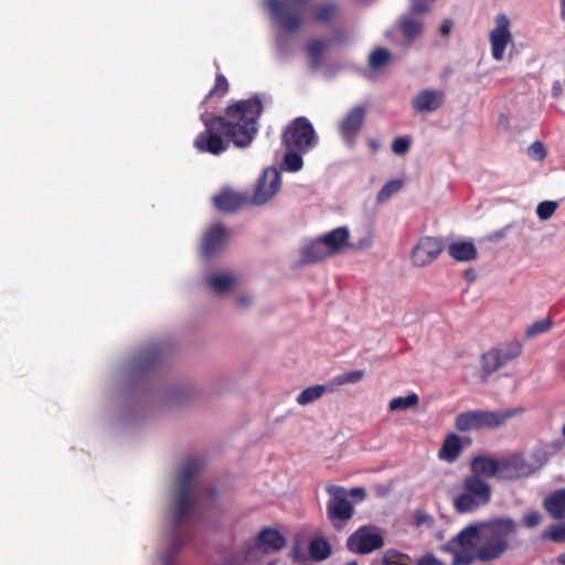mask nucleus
I'll list each match as a JSON object with an SVG mask.
<instances>
[{
  "label": "nucleus",
  "mask_w": 565,
  "mask_h": 565,
  "mask_svg": "<svg viewBox=\"0 0 565 565\" xmlns=\"http://www.w3.org/2000/svg\"><path fill=\"white\" fill-rule=\"evenodd\" d=\"M262 110L260 100L252 98L228 106L225 118H207L202 114L205 130L195 138V148L201 152L222 153L226 149L222 134H225L236 147L248 146L257 132V120Z\"/></svg>",
  "instance_id": "nucleus-1"
},
{
  "label": "nucleus",
  "mask_w": 565,
  "mask_h": 565,
  "mask_svg": "<svg viewBox=\"0 0 565 565\" xmlns=\"http://www.w3.org/2000/svg\"><path fill=\"white\" fill-rule=\"evenodd\" d=\"M203 468V462L198 458L186 460L179 472L177 480V501L173 514L174 539L171 550L161 556L164 565H173L174 555L185 544L182 537L183 523L191 516L193 508V498L191 481Z\"/></svg>",
  "instance_id": "nucleus-2"
},
{
  "label": "nucleus",
  "mask_w": 565,
  "mask_h": 565,
  "mask_svg": "<svg viewBox=\"0 0 565 565\" xmlns=\"http://www.w3.org/2000/svg\"><path fill=\"white\" fill-rule=\"evenodd\" d=\"M491 498L492 487L489 482L477 476H465L461 481V491L454 497L452 505L459 514L472 513L488 505Z\"/></svg>",
  "instance_id": "nucleus-3"
},
{
  "label": "nucleus",
  "mask_w": 565,
  "mask_h": 565,
  "mask_svg": "<svg viewBox=\"0 0 565 565\" xmlns=\"http://www.w3.org/2000/svg\"><path fill=\"white\" fill-rule=\"evenodd\" d=\"M521 412L522 409L516 408L503 412L469 411L460 413L456 417L455 426L460 431L479 430L483 428L492 429L503 425L508 419Z\"/></svg>",
  "instance_id": "nucleus-4"
},
{
  "label": "nucleus",
  "mask_w": 565,
  "mask_h": 565,
  "mask_svg": "<svg viewBox=\"0 0 565 565\" xmlns=\"http://www.w3.org/2000/svg\"><path fill=\"white\" fill-rule=\"evenodd\" d=\"M521 353L522 344L516 340L491 348L480 359L482 376H490L499 369L518 359Z\"/></svg>",
  "instance_id": "nucleus-5"
},
{
  "label": "nucleus",
  "mask_w": 565,
  "mask_h": 565,
  "mask_svg": "<svg viewBox=\"0 0 565 565\" xmlns=\"http://www.w3.org/2000/svg\"><path fill=\"white\" fill-rule=\"evenodd\" d=\"M282 140L287 149L307 152L316 146L318 138L310 121L299 117L286 128Z\"/></svg>",
  "instance_id": "nucleus-6"
},
{
  "label": "nucleus",
  "mask_w": 565,
  "mask_h": 565,
  "mask_svg": "<svg viewBox=\"0 0 565 565\" xmlns=\"http://www.w3.org/2000/svg\"><path fill=\"white\" fill-rule=\"evenodd\" d=\"M302 4L303 0H267L270 13L286 32H295L299 28L300 20L295 14L301 11Z\"/></svg>",
  "instance_id": "nucleus-7"
},
{
  "label": "nucleus",
  "mask_w": 565,
  "mask_h": 565,
  "mask_svg": "<svg viewBox=\"0 0 565 565\" xmlns=\"http://www.w3.org/2000/svg\"><path fill=\"white\" fill-rule=\"evenodd\" d=\"M161 356L162 349L157 344L142 349L122 365V376L131 380L139 379L151 365L159 361Z\"/></svg>",
  "instance_id": "nucleus-8"
},
{
  "label": "nucleus",
  "mask_w": 565,
  "mask_h": 565,
  "mask_svg": "<svg viewBox=\"0 0 565 565\" xmlns=\"http://www.w3.org/2000/svg\"><path fill=\"white\" fill-rule=\"evenodd\" d=\"M330 500L327 503V514L334 524L335 521H348L353 515V505L348 500V491L340 486L329 484L326 488Z\"/></svg>",
  "instance_id": "nucleus-9"
},
{
  "label": "nucleus",
  "mask_w": 565,
  "mask_h": 565,
  "mask_svg": "<svg viewBox=\"0 0 565 565\" xmlns=\"http://www.w3.org/2000/svg\"><path fill=\"white\" fill-rule=\"evenodd\" d=\"M280 173L276 168L269 167L263 171L257 180L254 192L249 199L254 205H263L270 201L280 190Z\"/></svg>",
  "instance_id": "nucleus-10"
},
{
  "label": "nucleus",
  "mask_w": 565,
  "mask_h": 565,
  "mask_svg": "<svg viewBox=\"0 0 565 565\" xmlns=\"http://www.w3.org/2000/svg\"><path fill=\"white\" fill-rule=\"evenodd\" d=\"M511 21L505 13H499L494 18V26L490 31L491 55L495 61H501L508 45L512 42Z\"/></svg>",
  "instance_id": "nucleus-11"
},
{
  "label": "nucleus",
  "mask_w": 565,
  "mask_h": 565,
  "mask_svg": "<svg viewBox=\"0 0 565 565\" xmlns=\"http://www.w3.org/2000/svg\"><path fill=\"white\" fill-rule=\"evenodd\" d=\"M444 249V244L439 238L425 236L422 237L413 247L411 258L413 265L424 267L434 262Z\"/></svg>",
  "instance_id": "nucleus-12"
},
{
  "label": "nucleus",
  "mask_w": 565,
  "mask_h": 565,
  "mask_svg": "<svg viewBox=\"0 0 565 565\" xmlns=\"http://www.w3.org/2000/svg\"><path fill=\"white\" fill-rule=\"evenodd\" d=\"M445 102V93L439 89L425 88L416 93L411 102L416 114L426 115L437 111Z\"/></svg>",
  "instance_id": "nucleus-13"
},
{
  "label": "nucleus",
  "mask_w": 565,
  "mask_h": 565,
  "mask_svg": "<svg viewBox=\"0 0 565 565\" xmlns=\"http://www.w3.org/2000/svg\"><path fill=\"white\" fill-rule=\"evenodd\" d=\"M384 540L381 534L363 529L358 530L349 536L347 546L351 552L369 554L383 546Z\"/></svg>",
  "instance_id": "nucleus-14"
},
{
  "label": "nucleus",
  "mask_w": 565,
  "mask_h": 565,
  "mask_svg": "<svg viewBox=\"0 0 565 565\" xmlns=\"http://www.w3.org/2000/svg\"><path fill=\"white\" fill-rule=\"evenodd\" d=\"M365 118V108L355 106L351 108L339 124L340 134L347 145L353 146L354 138L361 130Z\"/></svg>",
  "instance_id": "nucleus-15"
},
{
  "label": "nucleus",
  "mask_w": 565,
  "mask_h": 565,
  "mask_svg": "<svg viewBox=\"0 0 565 565\" xmlns=\"http://www.w3.org/2000/svg\"><path fill=\"white\" fill-rule=\"evenodd\" d=\"M531 469L525 459L521 456H512L509 458L500 459L499 461V476L501 480H515L530 475Z\"/></svg>",
  "instance_id": "nucleus-16"
},
{
  "label": "nucleus",
  "mask_w": 565,
  "mask_h": 565,
  "mask_svg": "<svg viewBox=\"0 0 565 565\" xmlns=\"http://www.w3.org/2000/svg\"><path fill=\"white\" fill-rule=\"evenodd\" d=\"M228 241L226 228L220 224L211 225L204 234L202 242V253L204 256H211L225 246Z\"/></svg>",
  "instance_id": "nucleus-17"
},
{
  "label": "nucleus",
  "mask_w": 565,
  "mask_h": 565,
  "mask_svg": "<svg viewBox=\"0 0 565 565\" xmlns=\"http://www.w3.org/2000/svg\"><path fill=\"white\" fill-rule=\"evenodd\" d=\"M499 459L488 456H477L470 462L471 473L469 476H477V478H498L499 476Z\"/></svg>",
  "instance_id": "nucleus-18"
},
{
  "label": "nucleus",
  "mask_w": 565,
  "mask_h": 565,
  "mask_svg": "<svg viewBox=\"0 0 565 565\" xmlns=\"http://www.w3.org/2000/svg\"><path fill=\"white\" fill-rule=\"evenodd\" d=\"M213 201L220 211L233 212L242 207L248 201V198L239 192L225 189L215 195Z\"/></svg>",
  "instance_id": "nucleus-19"
},
{
  "label": "nucleus",
  "mask_w": 565,
  "mask_h": 565,
  "mask_svg": "<svg viewBox=\"0 0 565 565\" xmlns=\"http://www.w3.org/2000/svg\"><path fill=\"white\" fill-rule=\"evenodd\" d=\"M256 545L262 547L264 552H279L286 545L285 537L279 531L270 527L263 529L256 539Z\"/></svg>",
  "instance_id": "nucleus-20"
},
{
  "label": "nucleus",
  "mask_w": 565,
  "mask_h": 565,
  "mask_svg": "<svg viewBox=\"0 0 565 565\" xmlns=\"http://www.w3.org/2000/svg\"><path fill=\"white\" fill-rule=\"evenodd\" d=\"M543 509L554 520H565V488L554 490L542 502Z\"/></svg>",
  "instance_id": "nucleus-21"
},
{
  "label": "nucleus",
  "mask_w": 565,
  "mask_h": 565,
  "mask_svg": "<svg viewBox=\"0 0 565 565\" xmlns=\"http://www.w3.org/2000/svg\"><path fill=\"white\" fill-rule=\"evenodd\" d=\"M321 238L331 255H335L349 245L350 231L347 226H340L326 233Z\"/></svg>",
  "instance_id": "nucleus-22"
},
{
  "label": "nucleus",
  "mask_w": 565,
  "mask_h": 565,
  "mask_svg": "<svg viewBox=\"0 0 565 565\" xmlns=\"http://www.w3.org/2000/svg\"><path fill=\"white\" fill-rule=\"evenodd\" d=\"M509 548V542L489 539L477 548L476 556L480 562H492L500 558Z\"/></svg>",
  "instance_id": "nucleus-23"
},
{
  "label": "nucleus",
  "mask_w": 565,
  "mask_h": 565,
  "mask_svg": "<svg viewBox=\"0 0 565 565\" xmlns=\"http://www.w3.org/2000/svg\"><path fill=\"white\" fill-rule=\"evenodd\" d=\"M238 282V277L233 271H220L212 274L207 284L218 295H224L233 289Z\"/></svg>",
  "instance_id": "nucleus-24"
},
{
  "label": "nucleus",
  "mask_w": 565,
  "mask_h": 565,
  "mask_svg": "<svg viewBox=\"0 0 565 565\" xmlns=\"http://www.w3.org/2000/svg\"><path fill=\"white\" fill-rule=\"evenodd\" d=\"M448 254L457 262H470L477 258L478 250L471 241H455L448 245Z\"/></svg>",
  "instance_id": "nucleus-25"
},
{
  "label": "nucleus",
  "mask_w": 565,
  "mask_h": 565,
  "mask_svg": "<svg viewBox=\"0 0 565 565\" xmlns=\"http://www.w3.org/2000/svg\"><path fill=\"white\" fill-rule=\"evenodd\" d=\"M399 29L404 38L414 41L423 34L424 21L412 13H406L399 19Z\"/></svg>",
  "instance_id": "nucleus-26"
},
{
  "label": "nucleus",
  "mask_w": 565,
  "mask_h": 565,
  "mask_svg": "<svg viewBox=\"0 0 565 565\" xmlns=\"http://www.w3.org/2000/svg\"><path fill=\"white\" fill-rule=\"evenodd\" d=\"M515 522L510 518L497 519L489 523L490 537L495 541L509 542V536L514 533Z\"/></svg>",
  "instance_id": "nucleus-27"
},
{
  "label": "nucleus",
  "mask_w": 565,
  "mask_h": 565,
  "mask_svg": "<svg viewBox=\"0 0 565 565\" xmlns=\"http://www.w3.org/2000/svg\"><path fill=\"white\" fill-rule=\"evenodd\" d=\"M461 451H462L461 438L456 434H449L445 438V440L438 451V457L448 462H454L458 459Z\"/></svg>",
  "instance_id": "nucleus-28"
},
{
  "label": "nucleus",
  "mask_w": 565,
  "mask_h": 565,
  "mask_svg": "<svg viewBox=\"0 0 565 565\" xmlns=\"http://www.w3.org/2000/svg\"><path fill=\"white\" fill-rule=\"evenodd\" d=\"M301 256L305 263H315L332 255L320 236L302 249Z\"/></svg>",
  "instance_id": "nucleus-29"
},
{
  "label": "nucleus",
  "mask_w": 565,
  "mask_h": 565,
  "mask_svg": "<svg viewBox=\"0 0 565 565\" xmlns=\"http://www.w3.org/2000/svg\"><path fill=\"white\" fill-rule=\"evenodd\" d=\"M479 535V527L470 524L463 527L451 541L450 544H456L461 548H471Z\"/></svg>",
  "instance_id": "nucleus-30"
},
{
  "label": "nucleus",
  "mask_w": 565,
  "mask_h": 565,
  "mask_svg": "<svg viewBox=\"0 0 565 565\" xmlns=\"http://www.w3.org/2000/svg\"><path fill=\"white\" fill-rule=\"evenodd\" d=\"M364 377H365V371L352 370V371L343 372V373L335 375L331 381V385H333V386H355V385H360Z\"/></svg>",
  "instance_id": "nucleus-31"
},
{
  "label": "nucleus",
  "mask_w": 565,
  "mask_h": 565,
  "mask_svg": "<svg viewBox=\"0 0 565 565\" xmlns=\"http://www.w3.org/2000/svg\"><path fill=\"white\" fill-rule=\"evenodd\" d=\"M309 554L313 561H324L331 554V545L326 539L316 537L309 544Z\"/></svg>",
  "instance_id": "nucleus-32"
},
{
  "label": "nucleus",
  "mask_w": 565,
  "mask_h": 565,
  "mask_svg": "<svg viewBox=\"0 0 565 565\" xmlns=\"http://www.w3.org/2000/svg\"><path fill=\"white\" fill-rule=\"evenodd\" d=\"M323 49H324V45L320 41H312L308 45L309 67L312 71L318 70L319 66L321 65Z\"/></svg>",
  "instance_id": "nucleus-33"
},
{
  "label": "nucleus",
  "mask_w": 565,
  "mask_h": 565,
  "mask_svg": "<svg viewBox=\"0 0 565 565\" xmlns=\"http://www.w3.org/2000/svg\"><path fill=\"white\" fill-rule=\"evenodd\" d=\"M403 188V182L401 180H392L385 183L377 193L376 201L377 203L386 202L392 195L396 194Z\"/></svg>",
  "instance_id": "nucleus-34"
},
{
  "label": "nucleus",
  "mask_w": 565,
  "mask_h": 565,
  "mask_svg": "<svg viewBox=\"0 0 565 565\" xmlns=\"http://www.w3.org/2000/svg\"><path fill=\"white\" fill-rule=\"evenodd\" d=\"M418 403V396L415 393L408 394L405 397H396L393 398L390 404V411H405L413 406H415Z\"/></svg>",
  "instance_id": "nucleus-35"
},
{
  "label": "nucleus",
  "mask_w": 565,
  "mask_h": 565,
  "mask_svg": "<svg viewBox=\"0 0 565 565\" xmlns=\"http://www.w3.org/2000/svg\"><path fill=\"white\" fill-rule=\"evenodd\" d=\"M542 539L554 543H565V523L548 526L542 533Z\"/></svg>",
  "instance_id": "nucleus-36"
},
{
  "label": "nucleus",
  "mask_w": 565,
  "mask_h": 565,
  "mask_svg": "<svg viewBox=\"0 0 565 565\" xmlns=\"http://www.w3.org/2000/svg\"><path fill=\"white\" fill-rule=\"evenodd\" d=\"M553 327V321L550 318H544L539 321L533 322L526 328L525 335L526 338H534L537 334L548 332Z\"/></svg>",
  "instance_id": "nucleus-37"
},
{
  "label": "nucleus",
  "mask_w": 565,
  "mask_h": 565,
  "mask_svg": "<svg viewBox=\"0 0 565 565\" xmlns=\"http://www.w3.org/2000/svg\"><path fill=\"white\" fill-rule=\"evenodd\" d=\"M295 149H288L284 158V167L287 171L297 172L302 168L303 161L300 153L294 151Z\"/></svg>",
  "instance_id": "nucleus-38"
},
{
  "label": "nucleus",
  "mask_w": 565,
  "mask_h": 565,
  "mask_svg": "<svg viewBox=\"0 0 565 565\" xmlns=\"http://www.w3.org/2000/svg\"><path fill=\"white\" fill-rule=\"evenodd\" d=\"M557 207V201H542L536 206V215L541 221H547L554 215Z\"/></svg>",
  "instance_id": "nucleus-39"
},
{
  "label": "nucleus",
  "mask_w": 565,
  "mask_h": 565,
  "mask_svg": "<svg viewBox=\"0 0 565 565\" xmlns=\"http://www.w3.org/2000/svg\"><path fill=\"white\" fill-rule=\"evenodd\" d=\"M391 58V52L386 49L380 47L370 54L369 63L373 68H379L387 63Z\"/></svg>",
  "instance_id": "nucleus-40"
},
{
  "label": "nucleus",
  "mask_w": 565,
  "mask_h": 565,
  "mask_svg": "<svg viewBox=\"0 0 565 565\" xmlns=\"http://www.w3.org/2000/svg\"><path fill=\"white\" fill-rule=\"evenodd\" d=\"M413 518L417 527L427 526L428 529H431L435 525L434 516L423 510H416L413 514Z\"/></svg>",
  "instance_id": "nucleus-41"
},
{
  "label": "nucleus",
  "mask_w": 565,
  "mask_h": 565,
  "mask_svg": "<svg viewBox=\"0 0 565 565\" xmlns=\"http://www.w3.org/2000/svg\"><path fill=\"white\" fill-rule=\"evenodd\" d=\"M527 154L532 160L542 162L546 158V149L541 141H534L527 148Z\"/></svg>",
  "instance_id": "nucleus-42"
},
{
  "label": "nucleus",
  "mask_w": 565,
  "mask_h": 565,
  "mask_svg": "<svg viewBox=\"0 0 565 565\" xmlns=\"http://www.w3.org/2000/svg\"><path fill=\"white\" fill-rule=\"evenodd\" d=\"M475 561H478L476 553L468 551V548H462V551L455 554L454 565H470Z\"/></svg>",
  "instance_id": "nucleus-43"
},
{
  "label": "nucleus",
  "mask_w": 565,
  "mask_h": 565,
  "mask_svg": "<svg viewBox=\"0 0 565 565\" xmlns=\"http://www.w3.org/2000/svg\"><path fill=\"white\" fill-rule=\"evenodd\" d=\"M326 391H301L296 401L300 405H307L319 399Z\"/></svg>",
  "instance_id": "nucleus-44"
},
{
  "label": "nucleus",
  "mask_w": 565,
  "mask_h": 565,
  "mask_svg": "<svg viewBox=\"0 0 565 565\" xmlns=\"http://www.w3.org/2000/svg\"><path fill=\"white\" fill-rule=\"evenodd\" d=\"M411 141L406 137H397L393 140L392 150L395 154H405L409 150Z\"/></svg>",
  "instance_id": "nucleus-45"
},
{
  "label": "nucleus",
  "mask_w": 565,
  "mask_h": 565,
  "mask_svg": "<svg viewBox=\"0 0 565 565\" xmlns=\"http://www.w3.org/2000/svg\"><path fill=\"white\" fill-rule=\"evenodd\" d=\"M406 555L397 552V551H388L384 556V565H406L405 564Z\"/></svg>",
  "instance_id": "nucleus-46"
},
{
  "label": "nucleus",
  "mask_w": 565,
  "mask_h": 565,
  "mask_svg": "<svg viewBox=\"0 0 565 565\" xmlns=\"http://www.w3.org/2000/svg\"><path fill=\"white\" fill-rule=\"evenodd\" d=\"M542 516L537 511H531L523 515L522 523L524 526L532 529L541 523Z\"/></svg>",
  "instance_id": "nucleus-47"
},
{
  "label": "nucleus",
  "mask_w": 565,
  "mask_h": 565,
  "mask_svg": "<svg viewBox=\"0 0 565 565\" xmlns=\"http://www.w3.org/2000/svg\"><path fill=\"white\" fill-rule=\"evenodd\" d=\"M227 81L223 75H217L214 87L209 92V96L213 94L224 95L227 92Z\"/></svg>",
  "instance_id": "nucleus-48"
},
{
  "label": "nucleus",
  "mask_w": 565,
  "mask_h": 565,
  "mask_svg": "<svg viewBox=\"0 0 565 565\" xmlns=\"http://www.w3.org/2000/svg\"><path fill=\"white\" fill-rule=\"evenodd\" d=\"M429 9V6L425 0H411V11L408 13H425Z\"/></svg>",
  "instance_id": "nucleus-49"
},
{
  "label": "nucleus",
  "mask_w": 565,
  "mask_h": 565,
  "mask_svg": "<svg viewBox=\"0 0 565 565\" xmlns=\"http://www.w3.org/2000/svg\"><path fill=\"white\" fill-rule=\"evenodd\" d=\"M334 11H335L334 6H331V4L324 6L318 10L316 18L319 21H326L334 13Z\"/></svg>",
  "instance_id": "nucleus-50"
},
{
  "label": "nucleus",
  "mask_w": 565,
  "mask_h": 565,
  "mask_svg": "<svg viewBox=\"0 0 565 565\" xmlns=\"http://www.w3.org/2000/svg\"><path fill=\"white\" fill-rule=\"evenodd\" d=\"M417 565H444V563L433 554H426L417 562Z\"/></svg>",
  "instance_id": "nucleus-51"
},
{
  "label": "nucleus",
  "mask_w": 565,
  "mask_h": 565,
  "mask_svg": "<svg viewBox=\"0 0 565 565\" xmlns=\"http://www.w3.org/2000/svg\"><path fill=\"white\" fill-rule=\"evenodd\" d=\"M236 302L241 308H247L253 302V297L250 295H242L236 299Z\"/></svg>",
  "instance_id": "nucleus-52"
},
{
  "label": "nucleus",
  "mask_w": 565,
  "mask_h": 565,
  "mask_svg": "<svg viewBox=\"0 0 565 565\" xmlns=\"http://www.w3.org/2000/svg\"><path fill=\"white\" fill-rule=\"evenodd\" d=\"M349 494L351 497L358 498L360 501L364 500L366 495L364 488L360 487L351 489L350 492H348V495Z\"/></svg>",
  "instance_id": "nucleus-53"
},
{
  "label": "nucleus",
  "mask_w": 565,
  "mask_h": 565,
  "mask_svg": "<svg viewBox=\"0 0 565 565\" xmlns=\"http://www.w3.org/2000/svg\"><path fill=\"white\" fill-rule=\"evenodd\" d=\"M450 29H451V22L445 21L440 26V32L446 35L450 32Z\"/></svg>",
  "instance_id": "nucleus-54"
},
{
  "label": "nucleus",
  "mask_w": 565,
  "mask_h": 565,
  "mask_svg": "<svg viewBox=\"0 0 565 565\" xmlns=\"http://www.w3.org/2000/svg\"><path fill=\"white\" fill-rule=\"evenodd\" d=\"M556 561H557V563H558L559 565H565V552H564V553H562V554H559V555L557 556Z\"/></svg>",
  "instance_id": "nucleus-55"
},
{
  "label": "nucleus",
  "mask_w": 565,
  "mask_h": 565,
  "mask_svg": "<svg viewBox=\"0 0 565 565\" xmlns=\"http://www.w3.org/2000/svg\"><path fill=\"white\" fill-rule=\"evenodd\" d=\"M561 17L565 20V0L561 1Z\"/></svg>",
  "instance_id": "nucleus-56"
},
{
  "label": "nucleus",
  "mask_w": 565,
  "mask_h": 565,
  "mask_svg": "<svg viewBox=\"0 0 565 565\" xmlns=\"http://www.w3.org/2000/svg\"><path fill=\"white\" fill-rule=\"evenodd\" d=\"M311 388L320 390V388H324V386H322V385H316V386H312Z\"/></svg>",
  "instance_id": "nucleus-57"
},
{
  "label": "nucleus",
  "mask_w": 565,
  "mask_h": 565,
  "mask_svg": "<svg viewBox=\"0 0 565 565\" xmlns=\"http://www.w3.org/2000/svg\"><path fill=\"white\" fill-rule=\"evenodd\" d=\"M345 565H358V563L355 561H352V562L347 563Z\"/></svg>",
  "instance_id": "nucleus-58"
},
{
  "label": "nucleus",
  "mask_w": 565,
  "mask_h": 565,
  "mask_svg": "<svg viewBox=\"0 0 565 565\" xmlns=\"http://www.w3.org/2000/svg\"><path fill=\"white\" fill-rule=\"evenodd\" d=\"M553 90H555V92H553V95H556V92H558V88L553 87Z\"/></svg>",
  "instance_id": "nucleus-59"
},
{
  "label": "nucleus",
  "mask_w": 565,
  "mask_h": 565,
  "mask_svg": "<svg viewBox=\"0 0 565 565\" xmlns=\"http://www.w3.org/2000/svg\"><path fill=\"white\" fill-rule=\"evenodd\" d=\"M553 90H555V92H553V95H556V92H558V88L553 87Z\"/></svg>",
  "instance_id": "nucleus-60"
},
{
  "label": "nucleus",
  "mask_w": 565,
  "mask_h": 565,
  "mask_svg": "<svg viewBox=\"0 0 565 565\" xmlns=\"http://www.w3.org/2000/svg\"><path fill=\"white\" fill-rule=\"evenodd\" d=\"M553 90H555V92H553V95H556V92H558V88L553 87Z\"/></svg>",
  "instance_id": "nucleus-61"
},
{
  "label": "nucleus",
  "mask_w": 565,
  "mask_h": 565,
  "mask_svg": "<svg viewBox=\"0 0 565 565\" xmlns=\"http://www.w3.org/2000/svg\"><path fill=\"white\" fill-rule=\"evenodd\" d=\"M562 433H563V435L565 436V423H564V426H563V428H562Z\"/></svg>",
  "instance_id": "nucleus-62"
}]
</instances>
